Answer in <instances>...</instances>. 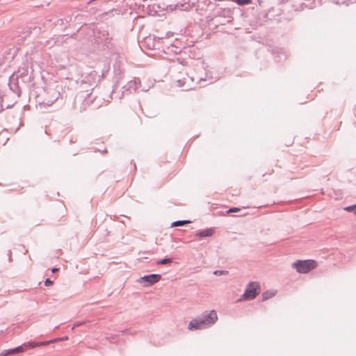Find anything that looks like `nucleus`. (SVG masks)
<instances>
[{
    "instance_id": "obj_1",
    "label": "nucleus",
    "mask_w": 356,
    "mask_h": 356,
    "mask_svg": "<svg viewBox=\"0 0 356 356\" xmlns=\"http://www.w3.org/2000/svg\"><path fill=\"white\" fill-rule=\"evenodd\" d=\"M217 320L218 315L215 310L205 311L200 316L191 321L188 328L191 330L206 329L213 325Z\"/></svg>"
},
{
    "instance_id": "obj_2",
    "label": "nucleus",
    "mask_w": 356,
    "mask_h": 356,
    "mask_svg": "<svg viewBox=\"0 0 356 356\" xmlns=\"http://www.w3.org/2000/svg\"><path fill=\"white\" fill-rule=\"evenodd\" d=\"M317 262L313 259L297 260L292 264V267L299 273L305 274L316 268Z\"/></svg>"
},
{
    "instance_id": "obj_3",
    "label": "nucleus",
    "mask_w": 356,
    "mask_h": 356,
    "mask_svg": "<svg viewBox=\"0 0 356 356\" xmlns=\"http://www.w3.org/2000/svg\"><path fill=\"white\" fill-rule=\"evenodd\" d=\"M49 343V342H42L40 343H33V342H29L28 343H24L22 346H19L18 347H16L15 348L8 349V350H4L0 353L1 356H8L10 355H15L21 353L25 351L26 348H33L36 346H38L39 345H46Z\"/></svg>"
},
{
    "instance_id": "obj_4",
    "label": "nucleus",
    "mask_w": 356,
    "mask_h": 356,
    "mask_svg": "<svg viewBox=\"0 0 356 356\" xmlns=\"http://www.w3.org/2000/svg\"><path fill=\"white\" fill-rule=\"evenodd\" d=\"M260 285L259 283L252 282L248 284L245 293H243V298L245 300H252L259 293Z\"/></svg>"
},
{
    "instance_id": "obj_5",
    "label": "nucleus",
    "mask_w": 356,
    "mask_h": 356,
    "mask_svg": "<svg viewBox=\"0 0 356 356\" xmlns=\"http://www.w3.org/2000/svg\"><path fill=\"white\" fill-rule=\"evenodd\" d=\"M47 93V97H44V104L47 106L51 105L56 101L59 97V92L53 88H47L44 90Z\"/></svg>"
},
{
    "instance_id": "obj_6",
    "label": "nucleus",
    "mask_w": 356,
    "mask_h": 356,
    "mask_svg": "<svg viewBox=\"0 0 356 356\" xmlns=\"http://www.w3.org/2000/svg\"><path fill=\"white\" fill-rule=\"evenodd\" d=\"M161 279V275L159 274H151L148 275H145L140 278L138 282H142L143 281L145 282L144 286L147 287L150 286L155 283L158 282Z\"/></svg>"
},
{
    "instance_id": "obj_7",
    "label": "nucleus",
    "mask_w": 356,
    "mask_h": 356,
    "mask_svg": "<svg viewBox=\"0 0 356 356\" xmlns=\"http://www.w3.org/2000/svg\"><path fill=\"white\" fill-rule=\"evenodd\" d=\"M100 35L99 38L100 40L105 43V45L107 47H109L110 46H112V40L113 38L109 35V33L107 31H103L102 33H100Z\"/></svg>"
},
{
    "instance_id": "obj_8",
    "label": "nucleus",
    "mask_w": 356,
    "mask_h": 356,
    "mask_svg": "<svg viewBox=\"0 0 356 356\" xmlns=\"http://www.w3.org/2000/svg\"><path fill=\"white\" fill-rule=\"evenodd\" d=\"M9 99V95L6 94L3 95H0V112L3 111L5 108H11L13 106V104H6L4 103L5 100Z\"/></svg>"
},
{
    "instance_id": "obj_9",
    "label": "nucleus",
    "mask_w": 356,
    "mask_h": 356,
    "mask_svg": "<svg viewBox=\"0 0 356 356\" xmlns=\"http://www.w3.org/2000/svg\"><path fill=\"white\" fill-rule=\"evenodd\" d=\"M214 230L213 228H209L204 229L203 231L199 232L196 234V236L198 237H207V236H211L213 234Z\"/></svg>"
},
{
    "instance_id": "obj_10",
    "label": "nucleus",
    "mask_w": 356,
    "mask_h": 356,
    "mask_svg": "<svg viewBox=\"0 0 356 356\" xmlns=\"http://www.w3.org/2000/svg\"><path fill=\"white\" fill-rule=\"evenodd\" d=\"M92 102L91 94H88L87 97H85L83 102V108L82 110H86L87 106L90 105V103Z\"/></svg>"
},
{
    "instance_id": "obj_11",
    "label": "nucleus",
    "mask_w": 356,
    "mask_h": 356,
    "mask_svg": "<svg viewBox=\"0 0 356 356\" xmlns=\"http://www.w3.org/2000/svg\"><path fill=\"white\" fill-rule=\"evenodd\" d=\"M190 222V220H177L172 223L171 227L182 226Z\"/></svg>"
},
{
    "instance_id": "obj_12",
    "label": "nucleus",
    "mask_w": 356,
    "mask_h": 356,
    "mask_svg": "<svg viewBox=\"0 0 356 356\" xmlns=\"http://www.w3.org/2000/svg\"><path fill=\"white\" fill-rule=\"evenodd\" d=\"M176 8L181 10H187L190 8V4L188 3L177 4Z\"/></svg>"
},
{
    "instance_id": "obj_13",
    "label": "nucleus",
    "mask_w": 356,
    "mask_h": 356,
    "mask_svg": "<svg viewBox=\"0 0 356 356\" xmlns=\"http://www.w3.org/2000/svg\"><path fill=\"white\" fill-rule=\"evenodd\" d=\"M172 262V258L163 259L157 262L158 264L164 265Z\"/></svg>"
},
{
    "instance_id": "obj_14",
    "label": "nucleus",
    "mask_w": 356,
    "mask_h": 356,
    "mask_svg": "<svg viewBox=\"0 0 356 356\" xmlns=\"http://www.w3.org/2000/svg\"><path fill=\"white\" fill-rule=\"evenodd\" d=\"M234 1L240 6H245L250 4L251 3V0H234Z\"/></svg>"
},
{
    "instance_id": "obj_15",
    "label": "nucleus",
    "mask_w": 356,
    "mask_h": 356,
    "mask_svg": "<svg viewBox=\"0 0 356 356\" xmlns=\"http://www.w3.org/2000/svg\"><path fill=\"white\" fill-rule=\"evenodd\" d=\"M274 296V294L273 293H270V292H268V291H266L265 293H264L262 294V297H263V300H268V298L273 297Z\"/></svg>"
},
{
    "instance_id": "obj_16",
    "label": "nucleus",
    "mask_w": 356,
    "mask_h": 356,
    "mask_svg": "<svg viewBox=\"0 0 356 356\" xmlns=\"http://www.w3.org/2000/svg\"><path fill=\"white\" fill-rule=\"evenodd\" d=\"M344 209L349 212H353L356 215V204L347 207Z\"/></svg>"
},
{
    "instance_id": "obj_17",
    "label": "nucleus",
    "mask_w": 356,
    "mask_h": 356,
    "mask_svg": "<svg viewBox=\"0 0 356 356\" xmlns=\"http://www.w3.org/2000/svg\"><path fill=\"white\" fill-rule=\"evenodd\" d=\"M227 273H228V271H227V270H215L213 273V274L216 275H226Z\"/></svg>"
},
{
    "instance_id": "obj_18",
    "label": "nucleus",
    "mask_w": 356,
    "mask_h": 356,
    "mask_svg": "<svg viewBox=\"0 0 356 356\" xmlns=\"http://www.w3.org/2000/svg\"><path fill=\"white\" fill-rule=\"evenodd\" d=\"M239 210H240V209H239V208L232 207V208H230V209L227 211V213L236 212V211H238Z\"/></svg>"
},
{
    "instance_id": "obj_19",
    "label": "nucleus",
    "mask_w": 356,
    "mask_h": 356,
    "mask_svg": "<svg viewBox=\"0 0 356 356\" xmlns=\"http://www.w3.org/2000/svg\"><path fill=\"white\" fill-rule=\"evenodd\" d=\"M52 284H53V282L49 278H47L46 280L44 281L45 286H50Z\"/></svg>"
},
{
    "instance_id": "obj_20",
    "label": "nucleus",
    "mask_w": 356,
    "mask_h": 356,
    "mask_svg": "<svg viewBox=\"0 0 356 356\" xmlns=\"http://www.w3.org/2000/svg\"><path fill=\"white\" fill-rule=\"evenodd\" d=\"M83 324H84L83 321L76 322V323H74V327H78V326H80Z\"/></svg>"
},
{
    "instance_id": "obj_21",
    "label": "nucleus",
    "mask_w": 356,
    "mask_h": 356,
    "mask_svg": "<svg viewBox=\"0 0 356 356\" xmlns=\"http://www.w3.org/2000/svg\"><path fill=\"white\" fill-rule=\"evenodd\" d=\"M58 270H59V268H53L51 269V272H52V273H56V272H57V271H58Z\"/></svg>"
},
{
    "instance_id": "obj_22",
    "label": "nucleus",
    "mask_w": 356,
    "mask_h": 356,
    "mask_svg": "<svg viewBox=\"0 0 356 356\" xmlns=\"http://www.w3.org/2000/svg\"><path fill=\"white\" fill-rule=\"evenodd\" d=\"M8 99H6V100H5V102H4V103H6V104H10V102H8Z\"/></svg>"
},
{
    "instance_id": "obj_23",
    "label": "nucleus",
    "mask_w": 356,
    "mask_h": 356,
    "mask_svg": "<svg viewBox=\"0 0 356 356\" xmlns=\"http://www.w3.org/2000/svg\"><path fill=\"white\" fill-rule=\"evenodd\" d=\"M15 103H16V101H14V102H10V104H14Z\"/></svg>"
}]
</instances>
